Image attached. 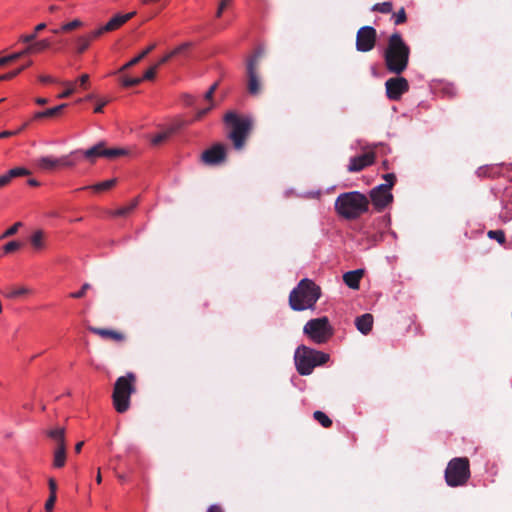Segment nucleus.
Returning a JSON list of instances; mask_svg holds the SVG:
<instances>
[{"label": "nucleus", "mask_w": 512, "mask_h": 512, "mask_svg": "<svg viewBox=\"0 0 512 512\" xmlns=\"http://www.w3.org/2000/svg\"><path fill=\"white\" fill-rule=\"evenodd\" d=\"M29 54H30L29 52H26V47H25L23 50H21L19 52H15L13 54H10V55L0 58V65L1 66L7 65V64L14 62L26 55H29Z\"/></svg>", "instance_id": "c85d7f7f"}, {"label": "nucleus", "mask_w": 512, "mask_h": 512, "mask_svg": "<svg viewBox=\"0 0 512 512\" xmlns=\"http://www.w3.org/2000/svg\"><path fill=\"white\" fill-rule=\"evenodd\" d=\"M190 47H191V43L185 42V43L179 45L178 47H176L175 49H173L171 51V55L173 57L180 55V54L184 53L185 51H187Z\"/></svg>", "instance_id": "de8ad7c7"}, {"label": "nucleus", "mask_w": 512, "mask_h": 512, "mask_svg": "<svg viewBox=\"0 0 512 512\" xmlns=\"http://www.w3.org/2000/svg\"><path fill=\"white\" fill-rule=\"evenodd\" d=\"M19 134V131H3L0 133V139L8 138Z\"/></svg>", "instance_id": "680f3d73"}, {"label": "nucleus", "mask_w": 512, "mask_h": 512, "mask_svg": "<svg viewBox=\"0 0 512 512\" xmlns=\"http://www.w3.org/2000/svg\"><path fill=\"white\" fill-rule=\"evenodd\" d=\"M11 180H12V179H11V177L9 176L8 172H7L5 175L0 176V187H4V186H6L7 184H9V183H10V181H11Z\"/></svg>", "instance_id": "4d7b16f0"}, {"label": "nucleus", "mask_w": 512, "mask_h": 512, "mask_svg": "<svg viewBox=\"0 0 512 512\" xmlns=\"http://www.w3.org/2000/svg\"><path fill=\"white\" fill-rule=\"evenodd\" d=\"M83 26V22L80 19H74L70 22L63 24L59 29H54L52 32L58 34L60 32H70Z\"/></svg>", "instance_id": "a878e982"}, {"label": "nucleus", "mask_w": 512, "mask_h": 512, "mask_svg": "<svg viewBox=\"0 0 512 512\" xmlns=\"http://www.w3.org/2000/svg\"><path fill=\"white\" fill-rule=\"evenodd\" d=\"M90 288L91 285L89 283H84L79 291L73 292L69 296L75 299L83 298L85 296L86 291L89 290Z\"/></svg>", "instance_id": "a18cd8bd"}, {"label": "nucleus", "mask_w": 512, "mask_h": 512, "mask_svg": "<svg viewBox=\"0 0 512 512\" xmlns=\"http://www.w3.org/2000/svg\"><path fill=\"white\" fill-rule=\"evenodd\" d=\"M224 123L230 128L228 138L232 141L236 150H241L252 130L253 122L250 117L240 116L234 111H228L224 115Z\"/></svg>", "instance_id": "20e7f679"}, {"label": "nucleus", "mask_w": 512, "mask_h": 512, "mask_svg": "<svg viewBox=\"0 0 512 512\" xmlns=\"http://www.w3.org/2000/svg\"><path fill=\"white\" fill-rule=\"evenodd\" d=\"M355 325L362 334L367 335L373 327V316L369 313L363 314L355 319Z\"/></svg>", "instance_id": "aec40b11"}, {"label": "nucleus", "mask_w": 512, "mask_h": 512, "mask_svg": "<svg viewBox=\"0 0 512 512\" xmlns=\"http://www.w3.org/2000/svg\"><path fill=\"white\" fill-rule=\"evenodd\" d=\"M321 296V289L312 280L302 279L290 292L289 305L294 311H303L315 305Z\"/></svg>", "instance_id": "7ed1b4c3"}, {"label": "nucleus", "mask_w": 512, "mask_h": 512, "mask_svg": "<svg viewBox=\"0 0 512 512\" xmlns=\"http://www.w3.org/2000/svg\"><path fill=\"white\" fill-rule=\"evenodd\" d=\"M45 28H46V24L40 23L35 26L34 31H32L31 34L21 35L19 38V41L23 42V43H32L33 41L36 40L38 33L43 31Z\"/></svg>", "instance_id": "bb28decb"}, {"label": "nucleus", "mask_w": 512, "mask_h": 512, "mask_svg": "<svg viewBox=\"0 0 512 512\" xmlns=\"http://www.w3.org/2000/svg\"><path fill=\"white\" fill-rule=\"evenodd\" d=\"M488 237L496 240L500 244L505 242V233L503 230H490L488 232Z\"/></svg>", "instance_id": "ea45409f"}, {"label": "nucleus", "mask_w": 512, "mask_h": 512, "mask_svg": "<svg viewBox=\"0 0 512 512\" xmlns=\"http://www.w3.org/2000/svg\"><path fill=\"white\" fill-rule=\"evenodd\" d=\"M57 500V495H49L45 502V510H53Z\"/></svg>", "instance_id": "3c124183"}, {"label": "nucleus", "mask_w": 512, "mask_h": 512, "mask_svg": "<svg viewBox=\"0 0 512 512\" xmlns=\"http://www.w3.org/2000/svg\"><path fill=\"white\" fill-rule=\"evenodd\" d=\"M58 160L60 161V166L71 167L74 165V163L68 159V156H64Z\"/></svg>", "instance_id": "13d9d810"}, {"label": "nucleus", "mask_w": 512, "mask_h": 512, "mask_svg": "<svg viewBox=\"0 0 512 512\" xmlns=\"http://www.w3.org/2000/svg\"><path fill=\"white\" fill-rule=\"evenodd\" d=\"M217 86H218V83L215 82L210 88L209 90L205 93V96L204 98L207 100V101H212V98H213V95H214V92L216 91L217 89Z\"/></svg>", "instance_id": "603ef678"}, {"label": "nucleus", "mask_w": 512, "mask_h": 512, "mask_svg": "<svg viewBox=\"0 0 512 512\" xmlns=\"http://www.w3.org/2000/svg\"><path fill=\"white\" fill-rule=\"evenodd\" d=\"M470 478V463L466 457H456L448 462L445 481L450 487L463 486Z\"/></svg>", "instance_id": "0eeeda50"}, {"label": "nucleus", "mask_w": 512, "mask_h": 512, "mask_svg": "<svg viewBox=\"0 0 512 512\" xmlns=\"http://www.w3.org/2000/svg\"><path fill=\"white\" fill-rule=\"evenodd\" d=\"M231 2L232 0H220L218 9L216 11V17H221L223 11L230 5Z\"/></svg>", "instance_id": "8fccbe9b"}, {"label": "nucleus", "mask_w": 512, "mask_h": 512, "mask_svg": "<svg viewBox=\"0 0 512 512\" xmlns=\"http://www.w3.org/2000/svg\"><path fill=\"white\" fill-rule=\"evenodd\" d=\"M392 10H393V4H392V2H389V1L377 3L372 7V11L380 12L383 14L391 13Z\"/></svg>", "instance_id": "473e14b6"}, {"label": "nucleus", "mask_w": 512, "mask_h": 512, "mask_svg": "<svg viewBox=\"0 0 512 512\" xmlns=\"http://www.w3.org/2000/svg\"><path fill=\"white\" fill-rule=\"evenodd\" d=\"M63 85L67 86V89L58 95V98L60 99L68 98L75 92V86L73 83L66 81L63 82Z\"/></svg>", "instance_id": "79ce46f5"}, {"label": "nucleus", "mask_w": 512, "mask_h": 512, "mask_svg": "<svg viewBox=\"0 0 512 512\" xmlns=\"http://www.w3.org/2000/svg\"><path fill=\"white\" fill-rule=\"evenodd\" d=\"M135 15V11L126 14H116L106 24L97 28L95 34H99L100 36H102L105 33L116 31L125 23H127L130 19H132Z\"/></svg>", "instance_id": "2eb2a0df"}, {"label": "nucleus", "mask_w": 512, "mask_h": 512, "mask_svg": "<svg viewBox=\"0 0 512 512\" xmlns=\"http://www.w3.org/2000/svg\"><path fill=\"white\" fill-rule=\"evenodd\" d=\"M116 183H117V179L113 178V179H109V180H106L103 182H99V183L91 185V186H87L84 189H92L95 192H102V191H106V190L113 188L116 185Z\"/></svg>", "instance_id": "393cba45"}, {"label": "nucleus", "mask_w": 512, "mask_h": 512, "mask_svg": "<svg viewBox=\"0 0 512 512\" xmlns=\"http://www.w3.org/2000/svg\"><path fill=\"white\" fill-rule=\"evenodd\" d=\"M36 103L38 105H45L48 103V99L39 97L36 99Z\"/></svg>", "instance_id": "338daca9"}, {"label": "nucleus", "mask_w": 512, "mask_h": 512, "mask_svg": "<svg viewBox=\"0 0 512 512\" xmlns=\"http://www.w3.org/2000/svg\"><path fill=\"white\" fill-rule=\"evenodd\" d=\"M96 29L87 34L78 35L74 38L75 51L78 54L84 53L90 46L91 42L100 38L99 34H95Z\"/></svg>", "instance_id": "f3484780"}, {"label": "nucleus", "mask_w": 512, "mask_h": 512, "mask_svg": "<svg viewBox=\"0 0 512 512\" xmlns=\"http://www.w3.org/2000/svg\"><path fill=\"white\" fill-rule=\"evenodd\" d=\"M370 199L377 211L384 210L389 204L393 202V195L391 189L383 185H378L370 191Z\"/></svg>", "instance_id": "4468645a"}, {"label": "nucleus", "mask_w": 512, "mask_h": 512, "mask_svg": "<svg viewBox=\"0 0 512 512\" xmlns=\"http://www.w3.org/2000/svg\"><path fill=\"white\" fill-rule=\"evenodd\" d=\"M303 331L317 344L327 342L333 334L327 317L309 320L305 324Z\"/></svg>", "instance_id": "6e6552de"}, {"label": "nucleus", "mask_w": 512, "mask_h": 512, "mask_svg": "<svg viewBox=\"0 0 512 512\" xmlns=\"http://www.w3.org/2000/svg\"><path fill=\"white\" fill-rule=\"evenodd\" d=\"M83 445H84V442H83V441L78 442V443L75 445V452H76V453H80V452H81V450H82Z\"/></svg>", "instance_id": "774afa93"}, {"label": "nucleus", "mask_w": 512, "mask_h": 512, "mask_svg": "<svg viewBox=\"0 0 512 512\" xmlns=\"http://www.w3.org/2000/svg\"><path fill=\"white\" fill-rule=\"evenodd\" d=\"M227 160V147L222 143H215L204 150L200 156V161L207 166H219Z\"/></svg>", "instance_id": "9b49d317"}, {"label": "nucleus", "mask_w": 512, "mask_h": 512, "mask_svg": "<svg viewBox=\"0 0 512 512\" xmlns=\"http://www.w3.org/2000/svg\"><path fill=\"white\" fill-rule=\"evenodd\" d=\"M313 417L318 421L324 428H329L332 425V420L322 411H315Z\"/></svg>", "instance_id": "2f4dec72"}, {"label": "nucleus", "mask_w": 512, "mask_h": 512, "mask_svg": "<svg viewBox=\"0 0 512 512\" xmlns=\"http://www.w3.org/2000/svg\"><path fill=\"white\" fill-rule=\"evenodd\" d=\"M377 41V31L372 26H362L356 34V50L369 52L374 49Z\"/></svg>", "instance_id": "f8f14e48"}, {"label": "nucleus", "mask_w": 512, "mask_h": 512, "mask_svg": "<svg viewBox=\"0 0 512 512\" xmlns=\"http://www.w3.org/2000/svg\"><path fill=\"white\" fill-rule=\"evenodd\" d=\"M137 377L133 372L120 376L114 383L112 400L118 413H125L130 408V397L136 392Z\"/></svg>", "instance_id": "39448f33"}, {"label": "nucleus", "mask_w": 512, "mask_h": 512, "mask_svg": "<svg viewBox=\"0 0 512 512\" xmlns=\"http://www.w3.org/2000/svg\"><path fill=\"white\" fill-rule=\"evenodd\" d=\"M66 463V450L60 449H54V456H53V467L54 468H62L64 467Z\"/></svg>", "instance_id": "cd10ccee"}, {"label": "nucleus", "mask_w": 512, "mask_h": 512, "mask_svg": "<svg viewBox=\"0 0 512 512\" xmlns=\"http://www.w3.org/2000/svg\"><path fill=\"white\" fill-rule=\"evenodd\" d=\"M22 226V223L21 222H16L15 224H13L11 227H9L1 236H0V239H5V238H8V237H11L13 236L14 234L17 233L18 229Z\"/></svg>", "instance_id": "a19ab883"}, {"label": "nucleus", "mask_w": 512, "mask_h": 512, "mask_svg": "<svg viewBox=\"0 0 512 512\" xmlns=\"http://www.w3.org/2000/svg\"><path fill=\"white\" fill-rule=\"evenodd\" d=\"M108 103V100H104L102 102H100L99 104L96 105V107L94 108V112L95 113H102L103 112V107Z\"/></svg>", "instance_id": "e2e57ef3"}, {"label": "nucleus", "mask_w": 512, "mask_h": 512, "mask_svg": "<svg viewBox=\"0 0 512 512\" xmlns=\"http://www.w3.org/2000/svg\"><path fill=\"white\" fill-rule=\"evenodd\" d=\"M329 360L327 353L300 345L294 354L297 372L300 375H310L316 366L325 364Z\"/></svg>", "instance_id": "423d86ee"}, {"label": "nucleus", "mask_w": 512, "mask_h": 512, "mask_svg": "<svg viewBox=\"0 0 512 512\" xmlns=\"http://www.w3.org/2000/svg\"><path fill=\"white\" fill-rule=\"evenodd\" d=\"M39 81L41 83H44V84H47V83H56V79H54L53 77L49 76V75H40L38 77Z\"/></svg>", "instance_id": "6e6d98bb"}, {"label": "nucleus", "mask_w": 512, "mask_h": 512, "mask_svg": "<svg viewBox=\"0 0 512 512\" xmlns=\"http://www.w3.org/2000/svg\"><path fill=\"white\" fill-rule=\"evenodd\" d=\"M375 152L369 151L359 156L352 157L348 165L349 172H360L366 167L372 165L375 161Z\"/></svg>", "instance_id": "dca6fc26"}, {"label": "nucleus", "mask_w": 512, "mask_h": 512, "mask_svg": "<svg viewBox=\"0 0 512 512\" xmlns=\"http://www.w3.org/2000/svg\"><path fill=\"white\" fill-rule=\"evenodd\" d=\"M173 133V130L170 129L169 131H165V132H162V133H159L157 135H155L152 139H151V143L155 146L157 145H160L162 144L165 140H167L169 138V136Z\"/></svg>", "instance_id": "c9c22d12"}, {"label": "nucleus", "mask_w": 512, "mask_h": 512, "mask_svg": "<svg viewBox=\"0 0 512 512\" xmlns=\"http://www.w3.org/2000/svg\"><path fill=\"white\" fill-rule=\"evenodd\" d=\"M24 69H25V66H21V67L13 70L11 72H8L6 74L0 75V81L11 80L12 78H14L17 75H19Z\"/></svg>", "instance_id": "c03bdc74"}, {"label": "nucleus", "mask_w": 512, "mask_h": 512, "mask_svg": "<svg viewBox=\"0 0 512 512\" xmlns=\"http://www.w3.org/2000/svg\"><path fill=\"white\" fill-rule=\"evenodd\" d=\"M212 107H213V105H210L207 108L199 110L197 112L196 119H198V120L201 119L203 116H205L212 109Z\"/></svg>", "instance_id": "bf43d9fd"}, {"label": "nucleus", "mask_w": 512, "mask_h": 512, "mask_svg": "<svg viewBox=\"0 0 512 512\" xmlns=\"http://www.w3.org/2000/svg\"><path fill=\"white\" fill-rule=\"evenodd\" d=\"M81 153L90 163L93 164L98 157L115 160L119 157L128 155L129 151L120 147L108 148L105 141H100L94 146L86 150H82Z\"/></svg>", "instance_id": "1a4fd4ad"}, {"label": "nucleus", "mask_w": 512, "mask_h": 512, "mask_svg": "<svg viewBox=\"0 0 512 512\" xmlns=\"http://www.w3.org/2000/svg\"><path fill=\"white\" fill-rule=\"evenodd\" d=\"M46 435L56 443L58 440L65 439V429L63 427L50 429L46 432Z\"/></svg>", "instance_id": "7c9ffc66"}, {"label": "nucleus", "mask_w": 512, "mask_h": 512, "mask_svg": "<svg viewBox=\"0 0 512 512\" xmlns=\"http://www.w3.org/2000/svg\"><path fill=\"white\" fill-rule=\"evenodd\" d=\"M383 179L386 181V183H383L382 185L387 187L388 189H392L396 182L395 174L394 173L384 174Z\"/></svg>", "instance_id": "37998d69"}, {"label": "nucleus", "mask_w": 512, "mask_h": 512, "mask_svg": "<svg viewBox=\"0 0 512 512\" xmlns=\"http://www.w3.org/2000/svg\"><path fill=\"white\" fill-rule=\"evenodd\" d=\"M88 329L90 332L100 336L102 339H109L114 342H123L126 339L125 334L117 330L98 328L93 326H90Z\"/></svg>", "instance_id": "a211bd4d"}, {"label": "nucleus", "mask_w": 512, "mask_h": 512, "mask_svg": "<svg viewBox=\"0 0 512 512\" xmlns=\"http://www.w3.org/2000/svg\"><path fill=\"white\" fill-rule=\"evenodd\" d=\"M1 293L6 298L16 299V298H18L20 296H23V295H26V294L30 293V289H28L26 287H20L18 289H11V290L2 291Z\"/></svg>", "instance_id": "c756f323"}, {"label": "nucleus", "mask_w": 512, "mask_h": 512, "mask_svg": "<svg viewBox=\"0 0 512 512\" xmlns=\"http://www.w3.org/2000/svg\"><path fill=\"white\" fill-rule=\"evenodd\" d=\"M36 165L43 171H52L60 166V161L51 156H44L37 159Z\"/></svg>", "instance_id": "4be33fe9"}, {"label": "nucleus", "mask_w": 512, "mask_h": 512, "mask_svg": "<svg viewBox=\"0 0 512 512\" xmlns=\"http://www.w3.org/2000/svg\"><path fill=\"white\" fill-rule=\"evenodd\" d=\"M43 238H44V235H43V232L42 231H36L32 236H31V244L34 248L36 249H41L43 248Z\"/></svg>", "instance_id": "f704fd0d"}, {"label": "nucleus", "mask_w": 512, "mask_h": 512, "mask_svg": "<svg viewBox=\"0 0 512 512\" xmlns=\"http://www.w3.org/2000/svg\"><path fill=\"white\" fill-rule=\"evenodd\" d=\"M392 19L395 25H400L406 22L407 15L404 7L400 8L397 12L392 14Z\"/></svg>", "instance_id": "72a5a7b5"}, {"label": "nucleus", "mask_w": 512, "mask_h": 512, "mask_svg": "<svg viewBox=\"0 0 512 512\" xmlns=\"http://www.w3.org/2000/svg\"><path fill=\"white\" fill-rule=\"evenodd\" d=\"M142 81H143V79H141V78L125 77L122 79V85L125 87H132V86L139 85Z\"/></svg>", "instance_id": "09e8293b"}, {"label": "nucleus", "mask_w": 512, "mask_h": 512, "mask_svg": "<svg viewBox=\"0 0 512 512\" xmlns=\"http://www.w3.org/2000/svg\"><path fill=\"white\" fill-rule=\"evenodd\" d=\"M263 53L257 50L247 61V90L250 95L260 94L262 85L259 72V62Z\"/></svg>", "instance_id": "9d476101"}, {"label": "nucleus", "mask_w": 512, "mask_h": 512, "mask_svg": "<svg viewBox=\"0 0 512 512\" xmlns=\"http://www.w3.org/2000/svg\"><path fill=\"white\" fill-rule=\"evenodd\" d=\"M67 107V104H60L53 108H48L44 111H38L34 114V119H42V118H53L57 117L61 114V112Z\"/></svg>", "instance_id": "5701e85b"}, {"label": "nucleus", "mask_w": 512, "mask_h": 512, "mask_svg": "<svg viewBox=\"0 0 512 512\" xmlns=\"http://www.w3.org/2000/svg\"><path fill=\"white\" fill-rule=\"evenodd\" d=\"M370 201L359 191L340 194L335 200L337 214L346 220H356L369 209Z\"/></svg>", "instance_id": "f03ea898"}, {"label": "nucleus", "mask_w": 512, "mask_h": 512, "mask_svg": "<svg viewBox=\"0 0 512 512\" xmlns=\"http://www.w3.org/2000/svg\"><path fill=\"white\" fill-rule=\"evenodd\" d=\"M60 448H62L63 450H66V441H65V439L58 440L55 443V449H60Z\"/></svg>", "instance_id": "69168bd1"}, {"label": "nucleus", "mask_w": 512, "mask_h": 512, "mask_svg": "<svg viewBox=\"0 0 512 512\" xmlns=\"http://www.w3.org/2000/svg\"><path fill=\"white\" fill-rule=\"evenodd\" d=\"M410 52V47L402 35L399 32L392 33L383 53L386 69L396 75L402 74L408 67Z\"/></svg>", "instance_id": "f257e3e1"}, {"label": "nucleus", "mask_w": 512, "mask_h": 512, "mask_svg": "<svg viewBox=\"0 0 512 512\" xmlns=\"http://www.w3.org/2000/svg\"><path fill=\"white\" fill-rule=\"evenodd\" d=\"M28 44L29 45L26 46V52H29L30 54L44 51L50 47V41L48 39L33 41L32 43Z\"/></svg>", "instance_id": "b1692460"}, {"label": "nucleus", "mask_w": 512, "mask_h": 512, "mask_svg": "<svg viewBox=\"0 0 512 512\" xmlns=\"http://www.w3.org/2000/svg\"><path fill=\"white\" fill-rule=\"evenodd\" d=\"M79 85L80 87H82L83 89H87V85L89 83V75L88 74H82L79 79Z\"/></svg>", "instance_id": "5fc2aeb1"}, {"label": "nucleus", "mask_w": 512, "mask_h": 512, "mask_svg": "<svg viewBox=\"0 0 512 512\" xmlns=\"http://www.w3.org/2000/svg\"><path fill=\"white\" fill-rule=\"evenodd\" d=\"M156 48V43H152L149 46H147L143 51H141L136 57L131 59L129 62L124 64L120 69L119 72H124L128 70L129 68L133 67L134 65L138 64L142 59H144L149 53H151Z\"/></svg>", "instance_id": "412c9836"}, {"label": "nucleus", "mask_w": 512, "mask_h": 512, "mask_svg": "<svg viewBox=\"0 0 512 512\" xmlns=\"http://www.w3.org/2000/svg\"><path fill=\"white\" fill-rule=\"evenodd\" d=\"M363 274L364 271L362 269L348 271L343 275V281L349 288L358 289Z\"/></svg>", "instance_id": "6ab92c4d"}, {"label": "nucleus", "mask_w": 512, "mask_h": 512, "mask_svg": "<svg viewBox=\"0 0 512 512\" xmlns=\"http://www.w3.org/2000/svg\"><path fill=\"white\" fill-rule=\"evenodd\" d=\"M22 247V243L19 241H10L3 246V252L5 254L13 253Z\"/></svg>", "instance_id": "58836bf2"}, {"label": "nucleus", "mask_w": 512, "mask_h": 512, "mask_svg": "<svg viewBox=\"0 0 512 512\" xmlns=\"http://www.w3.org/2000/svg\"><path fill=\"white\" fill-rule=\"evenodd\" d=\"M138 202L137 200L135 199L131 204H129L128 206H125V207H121L119 209H117L114 213L115 216H126L128 215L136 206H137Z\"/></svg>", "instance_id": "4c0bfd02"}, {"label": "nucleus", "mask_w": 512, "mask_h": 512, "mask_svg": "<svg viewBox=\"0 0 512 512\" xmlns=\"http://www.w3.org/2000/svg\"><path fill=\"white\" fill-rule=\"evenodd\" d=\"M48 487H49V491H50L49 495H57V483H56L55 479H53V478L49 479Z\"/></svg>", "instance_id": "864d4df0"}, {"label": "nucleus", "mask_w": 512, "mask_h": 512, "mask_svg": "<svg viewBox=\"0 0 512 512\" xmlns=\"http://www.w3.org/2000/svg\"><path fill=\"white\" fill-rule=\"evenodd\" d=\"M158 65H153L151 66L143 75V77L141 79L144 80H147V81H151L155 78L156 76V73H157V69H158Z\"/></svg>", "instance_id": "49530a36"}, {"label": "nucleus", "mask_w": 512, "mask_h": 512, "mask_svg": "<svg viewBox=\"0 0 512 512\" xmlns=\"http://www.w3.org/2000/svg\"><path fill=\"white\" fill-rule=\"evenodd\" d=\"M385 88L388 99L397 101L404 93L408 92L409 83L404 77H392L385 82Z\"/></svg>", "instance_id": "ddd939ff"}, {"label": "nucleus", "mask_w": 512, "mask_h": 512, "mask_svg": "<svg viewBox=\"0 0 512 512\" xmlns=\"http://www.w3.org/2000/svg\"><path fill=\"white\" fill-rule=\"evenodd\" d=\"M207 512H224V510L220 505L214 504L207 509Z\"/></svg>", "instance_id": "0e129e2a"}, {"label": "nucleus", "mask_w": 512, "mask_h": 512, "mask_svg": "<svg viewBox=\"0 0 512 512\" xmlns=\"http://www.w3.org/2000/svg\"><path fill=\"white\" fill-rule=\"evenodd\" d=\"M171 58H173V56L171 55V52H169L168 54H166L165 56H163L157 63L156 65H158V67H160L161 65L167 63Z\"/></svg>", "instance_id": "052dcab7"}, {"label": "nucleus", "mask_w": 512, "mask_h": 512, "mask_svg": "<svg viewBox=\"0 0 512 512\" xmlns=\"http://www.w3.org/2000/svg\"><path fill=\"white\" fill-rule=\"evenodd\" d=\"M8 174L11 177V179H13L20 176L30 175V171L24 167H15L13 169H10L8 171Z\"/></svg>", "instance_id": "e433bc0d"}]
</instances>
